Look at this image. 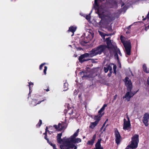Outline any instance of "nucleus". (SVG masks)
Instances as JSON below:
<instances>
[{"instance_id": "1", "label": "nucleus", "mask_w": 149, "mask_h": 149, "mask_svg": "<svg viewBox=\"0 0 149 149\" xmlns=\"http://www.w3.org/2000/svg\"><path fill=\"white\" fill-rule=\"evenodd\" d=\"M109 0H95L93 8L96 10L100 18H101L99 24L100 26L103 27L108 22H110L114 19L113 17L111 14H107L106 12L108 8H116L117 3L116 1L114 2V5H112L109 3Z\"/></svg>"}, {"instance_id": "2", "label": "nucleus", "mask_w": 149, "mask_h": 149, "mask_svg": "<svg viewBox=\"0 0 149 149\" xmlns=\"http://www.w3.org/2000/svg\"><path fill=\"white\" fill-rule=\"evenodd\" d=\"M79 132V129H78L73 135L69 138L66 137L61 139L62 135V133L58 134L57 139L59 143H63V144L60 146L61 149H77V146L74 145L81 142V140L79 138H76Z\"/></svg>"}, {"instance_id": "3", "label": "nucleus", "mask_w": 149, "mask_h": 149, "mask_svg": "<svg viewBox=\"0 0 149 149\" xmlns=\"http://www.w3.org/2000/svg\"><path fill=\"white\" fill-rule=\"evenodd\" d=\"M107 106V104H104L100 109L98 111L99 115L97 116H95L93 117L92 118L95 121L94 122H91L90 123V125L89 126L90 128L93 129L97 125L100 120L101 117L103 115V113L102 114V112L104 111L105 108Z\"/></svg>"}, {"instance_id": "4", "label": "nucleus", "mask_w": 149, "mask_h": 149, "mask_svg": "<svg viewBox=\"0 0 149 149\" xmlns=\"http://www.w3.org/2000/svg\"><path fill=\"white\" fill-rule=\"evenodd\" d=\"M107 48L105 45H100L96 48L93 49L89 52L92 57L98 54H101Z\"/></svg>"}, {"instance_id": "5", "label": "nucleus", "mask_w": 149, "mask_h": 149, "mask_svg": "<svg viewBox=\"0 0 149 149\" xmlns=\"http://www.w3.org/2000/svg\"><path fill=\"white\" fill-rule=\"evenodd\" d=\"M139 135L135 134L132 138V141H131V144L128 145L125 149H135L138 146L139 142Z\"/></svg>"}, {"instance_id": "6", "label": "nucleus", "mask_w": 149, "mask_h": 149, "mask_svg": "<svg viewBox=\"0 0 149 149\" xmlns=\"http://www.w3.org/2000/svg\"><path fill=\"white\" fill-rule=\"evenodd\" d=\"M123 39V37L122 36H121L120 39L125 47L126 54L127 55H130L131 54V48L130 41L129 40L127 41L124 40Z\"/></svg>"}, {"instance_id": "7", "label": "nucleus", "mask_w": 149, "mask_h": 149, "mask_svg": "<svg viewBox=\"0 0 149 149\" xmlns=\"http://www.w3.org/2000/svg\"><path fill=\"white\" fill-rule=\"evenodd\" d=\"M126 118L123 119V129L125 130L130 131L131 128V124L130 118L127 114H126Z\"/></svg>"}, {"instance_id": "8", "label": "nucleus", "mask_w": 149, "mask_h": 149, "mask_svg": "<svg viewBox=\"0 0 149 149\" xmlns=\"http://www.w3.org/2000/svg\"><path fill=\"white\" fill-rule=\"evenodd\" d=\"M106 40L108 48L109 51H110L111 53L112 54L113 53H115L116 49L112 45L111 41L110 40V38H107Z\"/></svg>"}, {"instance_id": "9", "label": "nucleus", "mask_w": 149, "mask_h": 149, "mask_svg": "<svg viewBox=\"0 0 149 149\" xmlns=\"http://www.w3.org/2000/svg\"><path fill=\"white\" fill-rule=\"evenodd\" d=\"M68 105L67 106L68 109H66L67 110L66 113L69 114L72 118H74L78 117V115L77 114L76 111H73V108H68Z\"/></svg>"}, {"instance_id": "10", "label": "nucleus", "mask_w": 149, "mask_h": 149, "mask_svg": "<svg viewBox=\"0 0 149 149\" xmlns=\"http://www.w3.org/2000/svg\"><path fill=\"white\" fill-rule=\"evenodd\" d=\"M88 57H92L90 53H85L81 55L79 58V61L81 63L87 61L89 60V59L87 58Z\"/></svg>"}, {"instance_id": "11", "label": "nucleus", "mask_w": 149, "mask_h": 149, "mask_svg": "<svg viewBox=\"0 0 149 149\" xmlns=\"http://www.w3.org/2000/svg\"><path fill=\"white\" fill-rule=\"evenodd\" d=\"M130 91L127 92L125 96L123 97V98H125L127 101H129L130 98L135 94V93H133L131 91V89H129Z\"/></svg>"}, {"instance_id": "12", "label": "nucleus", "mask_w": 149, "mask_h": 149, "mask_svg": "<svg viewBox=\"0 0 149 149\" xmlns=\"http://www.w3.org/2000/svg\"><path fill=\"white\" fill-rule=\"evenodd\" d=\"M115 135L116 137V143L117 145H118L120 143L121 141V138L119 132L117 130H115Z\"/></svg>"}, {"instance_id": "13", "label": "nucleus", "mask_w": 149, "mask_h": 149, "mask_svg": "<svg viewBox=\"0 0 149 149\" xmlns=\"http://www.w3.org/2000/svg\"><path fill=\"white\" fill-rule=\"evenodd\" d=\"M125 81L126 86L128 87L127 90L131 89L132 88V83L129 78L126 77L125 78Z\"/></svg>"}, {"instance_id": "14", "label": "nucleus", "mask_w": 149, "mask_h": 149, "mask_svg": "<svg viewBox=\"0 0 149 149\" xmlns=\"http://www.w3.org/2000/svg\"><path fill=\"white\" fill-rule=\"evenodd\" d=\"M65 123H59L58 126L57 125H54V127L58 131H61V130L65 129L64 127Z\"/></svg>"}, {"instance_id": "15", "label": "nucleus", "mask_w": 149, "mask_h": 149, "mask_svg": "<svg viewBox=\"0 0 149 149\" xmlns=\"http://www.w3.org/2000/svg\"><path fill=\"white\" fill-rule=\"evenodd\" d=\"M149 119V115L147 113H145L143 118V122L145 125L146 126H148V122Z\"/></svg>"}, {"instance_id": "16", "label": "nucleus", "mask_w": 149, "mask_h": 149, "mask_svg": "<svg viewBox=\"0 0 149 149\" xmlns=\"http://www.w3.org/2000/svg\"><path fill=\"white\" fill-rule=\"evenodd\" d=\"M77 26H72L70 27L68 31L71 32L72 33L71 35V36H73L74 35V32L76 31L77 29Z\"/></svg>"}, {"instance_id": "17", "label": "nucleus", "mask_w": 149, "mask_h": 149, "mask_svg": "<svg viewBox=\"0 0 149 149\" xmlns=\"http://www.w3.org/2000/svg\"><path fill=\"white\" fill-rule=\"evenodd\" d=\"M101 139H98L95 145V148L94 149H103V148L101 146L100 142Z\"/></svg>"}, {"instance_id": "18", "label": "nucleus", "mask_w": 149, "mask_h": 149, "mask_svg": "<svg viewBox=\"0 0 149 149\" xmlns=\"http://www.w3.org/2000/svg\"><path fill=\"white\" fill-rule=\"evenodd\" d=\"M85 36V35L84 34V36L83 35L81 36V40H82L83 42L86 43L88 42V41L90 40V39L86 37H84Z\"/></svg>"}, {"instance_id": "19", "label": "nucleus", "mask_w": 149, "mask_h": 149, "mask_svg": "<svg viewBox=\"0 0 149 149\" xmlns=\"http://www.w3.org/2000/svg\"><path fill=\"white\" fill-rule=\"evenodd\" d=\"M96 137V135L95 134L93 136L92 139L91 140L87 142V144L89 145H93L95 139Z\"/></svg>"}, {"instance_id": "20", "label": "nucleus", "mask_w": 149, "mask_h": 149, "mask_svg": "<svg viewBox=\"0 0 149 149\" xmlns=\"http://www.w3.org/2000/svg\"><path fill=\"white\" fill-rule=\"evenodd\" d=\"M44 100L41 101H39L38 102V101L36 100H33L31 104L33 106H36L37 104H40L41 102L43 101Z\"/></svg>"}, {"instance_id": "21", "label": "nucleus", "mask_w": 149, "mask_h": 149, "mask_svg": "<svg viewBox=\"0 0 149 149\" xmlns=\"http://www.w3.org/2000/svg\"><path fill=\"white\" fill-rule=\"evenodd\" d=\"M143 68L144 72L147 73H149V69H147L145 64H143Z\"/></svg>"}, {"instance_id": "22", "label": "nucleus", "mask_w": 149, "mask_h": 149, "mask_svg": "<svg viewBox=\"0 0 149 149\" xmlns=\"http://www.w3.org/2000/svg\"><path fill=\"white\" fill-rule=\"evenodd\" d=\"M113 65V64H111L109 65H107L109 70L110 72L111 73L112 72V68Z\"/></svg>"}, {"instance_id": "23", "label": "nucleus", "mask_w": 149, "mask_h": 149, "mask_svg": "<svg viewBox=\"0 0 149 149\" xmlns=\"http://www.w3.org/2000/svg\"><path fill=\"white\" fill-rule=\"evenodd\" d=\"M92 12V10L91 11L90 13L88 15H85L84 16V17H85L86 19L88 21L90 20V14Z\"/></svg>"}, {"instance_id": "24", "label": "nucleus", "mask_w": 149, "mask_h": 149, "mask_svg": "<svg viewBox=\"0 0 149 149\" xmlns=\"http://www.w3.org/2000/svg\"><path fill=\"white\" fill-rule=\"evenodd\" d=\"M68 84L67 82H65L64 83L63 86L64 90V91H65L67 90L68 89Z\"/></svg>"}, {"instance_id": "25", "label": "nucleus", "mask_w": 149, "mask_h": 149, "mask_svg": "<svg viewBox=\"0 0 149 149\" xmlns=\"http://www.w3.org/2000/svg\"><path fill=\"white\" fill-rule=\"evenodd\" d=\"M113 70L114 71V72L115 74H116V65L113 64Z\"/></svg>"}, {"instance_id": "26", "label": "nucleus", "mask_w": 149, "mask_h": 149, "mask_svg": "<svg viewBox=\"0 0 149 149\" xmlns=\"http://www.w3.org/2000/svg\"><path fill=\"white\" fill-rule=\"evenodd\" d=\"M42 123V120H40L39 122L38 123V124L36 125V126L37 127H40Z\"/></svg>"}, {"instance_id": "27", "label": "nucleus", "mask_w": 149, "mask_h": 149, "mask_svg": "<svg viewBox=\"0 0 149 149\" xmlns=\"http://www.w3.org/2000/svg\"><path fill=\"white\" fill-rule=\"evenodd\" d=\"M33 83L31 82H29V90H30V92L29 93V94L30 93V91H31V85L33 86Z\"/></svg>"}, {"instance_id": "28", "label": "nucleus", "mask_w": 149, "mask_h": 149, "mask_svg": "<svg viewBox=\"0 0 149 149\" xmlns=\"http://www.w3.org/2000/svg\"><path fill=\"white\" fill-rule=\"evenodd\" d=\"M98 32H99V33L100 34L102 37H104L105 36V35H104V33L103 32H102L100 31H98Z\"/></svg>"}, {"instance_id": "29", "label": "nucleus", "mask_w": 149, "mask_h": 149, "mask_svg": "<svg viewBox=\"0 0 149 149\" xmlns=\"http://www.w3.org/2000/svg\"><path fill=\"white\" fill-rule=\"evenodd\" d=\"M104 70L105 72L107 73L108 71L109 70L107 66L104 67Z\"/></svg>"}, {"instance_id": "30", "label": "nucleus", "mask_w": 149, "mask_h": 149, "mask_svg": "<svg viewBox=\"0 0 149 149\" xmlns=\"http://www.w3.org/2000/svg\"><path fill=\"white\" fill-rule=\"evenodd\" d=\"M146 18L149 21V12L148 13V14L146 16V18L143 19V20H145L146 19Z\"/></svg>"}, {"instance_id": "31", "label": "nucleus", "mask_w": 149, "mask_h": 149, "mask_svg": "<svg viewBox=\"0 0 149 149\" xmlns=\"http://www.w3.org/2000/svg\"><path fill=\"white\" fill-rule=\"evenodd\" d=\"M44 73L45 74H46V71L47 69V66H45L44 67Z\"/></svg>"}, {"instance_id": "32", "label": "nucleus", "mask_w": 149, "mask_h": 149, "mask_svg": "<svg viewBox=\"0 0 149 149\" xmlns=\"http://www.w3.org/2000/svg\"><path fill=\"white\" fill-rule=\"evenodd\" d=\"M45 63H43L40 66V70H41L42 69V67L43 66V65L45 64Z\"/></svg>"}, {"instance_id": "33", "label": "nucleus", "mask_w": 149, "mask_h": 149, "mask_svg": "<svg viewBox=\"0 0 149 149\" xmlns=\"http://www.w3.org/2000/svg\"><path fill=\"white\" fill-rule=\"evenodd\" d=\"M114 56L116 58H117V59H118V55L117 53H115L114 54Z\"/></svg>"}, {"instance_id": "34", "label": "nucleus", "mask_w": 149, "mask_h": 149, "mask_svg": "<svg viewBox=\"0 0 149 149\" xmlns=\"http://www.w3.org/2000/svg\"><path fill=\"white\" fill-rule=\"evenodd\" d=\"M117 52H118V54L120 55L121 56V54L119 50V49H118L117 48Z\"/></svg>"}, {"instance_id": "35", "label": "nucleus", "mask_w": 149, "mask_h": 149, "mask_svg": "<svg viewBox=\"0 0 149 149\" xmlns=\"http://www.w3.org/2000/svg\"><path fill=\"white\" fill-rule=\"evenodd\" d=\"M51 145L53 147V148L54 149H57L56 148V146L55 144H51Z\"/></svg>"}, {"instance_id": "36", "label": "nucleus", "mask_w": 149, "mask_h": 149, "mask_svg": "<svg viewBox=\"0 0 149 149\" xmlns=\"http://www.w3.org/2000/svg\"><path fill=\"white\" fill-rule=\"evenodd\" d=\"M117 95H115L114 97V98H113V101L116 100V99L117 98Z\"/></svg>"}, {"instance_id": "37", "label": "nucleus", "mask_w": 149, "mask_h": 149, "mask_svg": "<svg viewBox=\"0 0 149 149\" xmlns=\"http://www.w3.org/2000/svg\"><path fill=\"white\" fill-rule=\"evenodd\" d=\"M45 138L46 139L47 141V142H48L49 141V139L47 138L46 135V134L45 136Z\"/></svg>"}, {"instance_id": "38", "label": "nucleus", "mask_w": 149, "mask_h": 149, "mask_svg": "<svg viewBox=\"0 0 149 149\" xmlns=\"http://www.w3.org/2000/svg\"><path fill=\"white\" fill-rule=\"evenodd\" d=\"M149 28V25L148 26L146 27L145 28V30L146 31H147L148 29Z\"/></svg>"}, {"instance_id": "39", "label": "nucleus", "mask_w": 149, "mask_h": 149, "mask_svg": "<svg viewBox=\"0 0 149 149\" xmlns=\"http://www.w3.org/2000/svg\"><path fill=\"white\" fill-rule=\"evenodd\" d=\"M47 127H46V132H45V133H44V134H46V132H47Z\"/></svg>"}, {"instance_id": "40", "label": "nucleus", "mask_w": 149, "mask_h": 149, "mask_svg": "<svg viewBox=\"0 0 149 149\" xmlns=\"http://www.w3.org/2000/svg\"><path fill=\"white\" fill-rule=\"evenodd\" d=\"M127 9V8H125L124 7L123 8V10H124L125 11Z\"/></svg>"}, {"instance_id": "41", "label": "nucleus", "mask_w": 149, "mask_h": 149, "mask_svg": "<svg viewBox=\"0 0 149 149\" xmlns=\"http://www.w3.org/2000/svg\"><path fill=\"white\" fill-rule=\"evenodd\" d=\"M131 25H130V26H129L128 27L127 29H130V27H131Z\"/></svg>"}, {"instance_id": "42", "label": "nucleus", "mask_w": 149, "mask_h": 149, "mask_svg": "<svg viewBox=\"0 0 149 149\" xmlns=\"http://www.w3.org/2000/svg\"><path fill=\"white\" fill-rule=\"evenodd\" d=\"M126 33H130V31H126Z\"/></svg>"}, {"instance_id": "43", "label": "nucleus", "mask_w": 149, "mask_h": 149, "mask_svg": "<svg viewBox=\"0 0 149 149\" xmlns=\"http://www.w3.org/2000/svg\"><path fill=\"white\" fill-rule=\"evenodd\" d=\"M46 91H49V89L48 88H47L46 90Z\"/></svg>"}, {"instance_id": "44", "label": "nucleus", "mask_w": 149, "mask_h": 149, "mask_svg": "<svg viewBox=\"0 0 149 149\" xmlns=\"http://www.w3.org/2000/svg\"><path fill=\"white\" fill-rule=\"evenodd\" d=\"M48 142V143H49L51 145V144H52V143H49V142Z\"/></svg>"}, {"instance_id": "45", "label": "nucleus", "mask_w": 149, "mask_h": 149, "mask_svg": "<svg viewBox=\"0 0 149 149\" xmlns=\"http://www.w3.org/2000/svg\"><path fill=\"white\" fill-rule=\"evenodd\" d=\"M83 72H81V73H83Z\"/></svg>"}, {"instance_id": "46", "label": "nucleus", "mask_w": 149, "mask_h": 149, "mask_svg": "<svg viewBox=\"0 0 149 149\" xmlns=\"http://www.w3.org/2000/svg\"><path fill=\"white\" fill-rule=\"evenodd\" d=\"M104 124H105V123H104V125H103V126L104 125Z\"/></svg>"}]
</instances>
